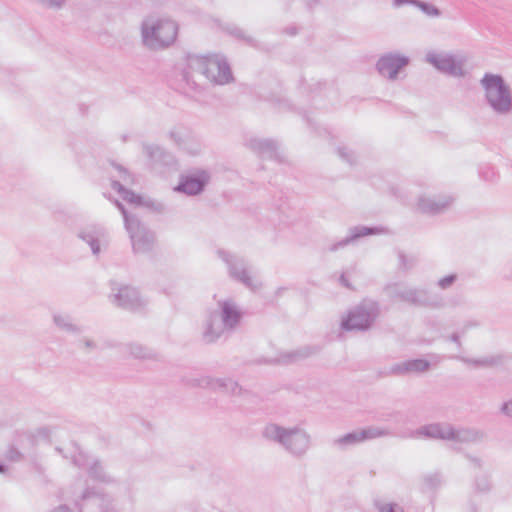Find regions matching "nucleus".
Segmentation results:
<instances>
[{
  "label": "nucleus",
  "instance_id": "obj_37",
  "mask_svg": "<svg viewBox=\"0 0 512 512\" xmlns=\"http://www.w3.org/2000/svg\"><path fill=\"white\" fill-rule=\"evenodd\" d=\"M77 347L84 353H91L98 350L99 345L96 340L89 337H82L77 340Z\"/></svg>",
  "mask_w": 512,
  "mask_h": 512
},
{
  "label": "nucleus",
  "instance_id": "obj_34",
  "mask_svg": "<svg viewBox=\"0 0 512 512\" xmlns=\"http://www.w3.org/2000/svg\"><path fill=\"white\" fill-rule=\"evenodd\" d=\"M474 489L481 493H486L491 489L490 477L486 472L476 473L474 479Z\"/></svg>",
  "mask_w": 512,
  "mask_h": 512
},
{
  "label": "nucleus",
  "instance_id": "obj_43",
  "mask_svg": "<svg viewBox=\"0 0 512 512\" xmlns=\"http://www.w3.org/2000/svg\"><path fill=\"white\" fill-rule=\"evenodd\" d=\"M456 280H457L456 274H449V275L439 279L437 285L441 289L445 290V289L450 288L455 283Z\"/></svg>",
  "mask_w": 512,
  "mask_h": 512
},
{
  "label": "nucleus",
  "instance_id": "obj_26",
  "mask_svg": "<svg viewBox=\"0 0 512 512\" xmlns=\"http://www.w3.org/2000/svg\"><path fill=\"white\" fill-rule=\"evenodd\" d=\"M55 326L66 333L78 335L83 332L82 327L74 323L73 318L69 314L54 313L52 316Z\"/></svg>",
  "mask_w": 512,
  "mask_h": 512
},
{
  "label": "nucleus",
  "instance_id": "obj_8",
  "mask_svg": "<svg viewBox=\"0 0 512 512\" xmlns=\"http://www.w3.org/2000/svg\"><path fill=\"white\" fill-rule=\"evenodd\" d=\"M56 450L64 458H70L76 467L86 468L91 479L105 484L114 482V478L106 471L103 464L97 459L91 460L76 444H72L71 451L69 452L60 447H56Z\"/></svg>",
  "mask_w": 512,
  "mask_h": 512
},
{
  "label": "nucleus",
  "instance_id": "obj_50",
  "mask_svg": "<svg viewBox=\"0 0 512 512\" xmlns=\"http://www.w3.org/2000/svg\"><path fill=\"white\" fill-rule=\"evenodd\" d=\"M51 512H72L67 505H60L59 507L51 510Z\"/></svg>",
  "mask_w": 512,
  "mask_h": 512
},
{
  "label": "nucleus",
  "instance_id": "obj_7",
  "mask_svg": "<svg viewBox=\"0 0 512 512\" xmlns=\"http://www.w3.org/2000/svg\"><path fill=\"white\" fill-rule=\"evenodd\" d=\"M379 304L373 300H363L349 311L341 321V328L346 331L368 330L379 316Z\"/></svg>",
  "mask_w": 512,
  "mask_h": 512
},
{
  "label": "nucleus",
  "instance_id": "obj_47",
  "mask_svg": "<svg viewBox=\"0 0 512 512\" xmlns=\"http://www.w3.org/2000/svg\"><path fill=\"white\" fill-rule=\"evenodd\" d=\"M501 411L506 416L512 417V401L503 403Z\"/></svg>",
  "mask_w": 512,
  "mask_h": 512
},
{
  "label": "nucleus",
  "instance_id": "obj_42",
  "mask_svg": "<svg viewBox=\"0 0 512 512\" xmlns=\"http://www.w3.org/2000/svg\"><path fill=\"white\" fill-rule=\"evenodd\" d=\"M34 1L43 7L55 8V9H61L66 3V0H34Z\"/></svg>",
  "mask_w": 512,
  "mask_h": 512
},
{
  "label": "nucleus",
  "instance_id": "obj_18",
  "mask_svg": "<svg viewBox=\"0 0 512 512\" xmlns=\"http://www.w3.org/2000/svg\"><path fill=\"white\" fill-rule=\"evenodd\" d=\"M208 181L209 174L206 171H198L197 173L183 176L175 190L187 195H197L204 190Z\"/></svg>",
  "mask_w": 512,
  "mask_h": 512
},
{
  "label": "nucleus",
  "instance_id": "obj_6",
  "mask_svg": "<svg viewBox=\"0 0 512 512\" xmlns=\"http://www.w3.org/2000/svg\"><path fill=\"white\" fill-rule=\"evenodd\" d=\"M386 294L393 299L415 306L439 308L442 306V298L427 289L409 286L404 282H395L385 287Z\"/></svg>",
  "mask_w": 512,
  "mask_h": 512
},
{
  "label": "nucleus",
  "instance_id": "obj_23",
  "mask_svg": "<svg viewBox=\"0 0 512 512\" xmlns=\"http://www.w3.org/2000/svg\"><path fill=\"white\" fill-rule=\"evenodd\" d=\"M249 147L257 152L262 158L280 160L276 142L269 139H251Z\"/></svg>",
  "mask_w": 512,
  "mask_h": 512
},
{
  "label": "nucleus",
  "instance_id": "obj_2",
  "mask_svg": "<svg viewBox=\"0 0 512 512\" xmlns=\"http://www.w3.org/2000/svg\"><path fill=\"white\" fill-rule=\"evenodd\" d=\"M262 436L296 458L304 457L312 445L311 435L300 426L284 427L270 423L264 427Z\"/></svg>",
  "mask_w": 512,
  "mask_h": 512
},
{
  "label": "nucleus",
  "instance_id": "obj_4",
  "mask_svg": "<svg viewBox=\"0 0 512 512\" xmlns=\"http://www.w3.org/2000/svg\"><path fill=\"white\" fill-rule=\"evenodd\" d=\"M480 85L485 92L486 102L496 114L507 115L511 112V91L501 75L485 73Z\"/></svg>",
  "mask_w": 512,
  "mask_h": 512
},
{
  "label": "nucleus",
  "instance_id": "obj_45",
  "mask_svg": "<svg viewBox=\"0 0 512 512\" xmlns=\"http://www.w3.org/2000/svg\"><path fill=\"white\" fill-rule=\"evenodd\" d=\"M114 168L118 171L119 177L123 180L124 183L129 184L133 182L129 172L124 167L121 165H114Z\"/></svg>",
  "mask_w": 512,
  "mask_h": 512
},
{
  "label": "nucleus",
  "instance_id": "obj_46",
  "mask_svg": "<svg viewBox=\"0 0 512 512\" xmlns=\"http://www.w3.org/2000/svg\"><path fill=\"white\" fill-rule=\"evenodd\" d=\"M93 497H99L98 492L95 491L94 489H86L81 495V499L83 501L91 499Z\"/></svg>",
  "mask_w": 512,
  "mask_h": 512
},
{
  "label": "nucleus",
  "instance_id": "obj_22",
  "mask_svg": "<svg viewBox=\"0 0 512 512\" xmlns=\"http://www.w3.org/2000/svg\"><path fill=\"white\" fill-rule=\"evenodd\" d=\"M380 231L381 230L379 228H370V227H365V226H356V227L350 228L348 236H346L344 239H342L340 241L330 244L327 247V250L329 252H336L339 249H342V248L346 247L347 245L353 243L360 237H363L366 235H371V234H377Z\"/></svg>",
  "mask_w": 512,
  "mask_h": 512
},
{
  "label": "nucleus",
  "instance_id": "obj_15",
  "mask_svg": "<svg viewBox=\"0 0 512 512\" xmlns=\"http://www.w3.org/2000/svg\"><path fill=\"white\" fill-rule=\"evenodd\" d=\"M186 384L190 387L209 388L236 394L239 390L238 383L230 378H213L210 376H201L198 378L187 379Z\"/></svg>",
  "mask_w": 512,
  "mask_h": 512
},
{
  "label": "nucleus",
  "instance_id": "obj_32",
  "mask_svg": "<svg viewBox=\"0 0 512 512\" xmlns=\"http://www.w3.org/2000/svg\"><path fill=\"white\" fill-rule=\"evenodd\" d=\"M111 187L113 190L117 191L120 194L123 200L132 204L140 203V196L136 195L131 190L126 189L120 181L113 180L111 183Z\"/></svg>",
  "mask_w": 512,
  "mask_h": 512
},
{
  "label": "nucleus",
  "instance_id": "obj_38",
  "mask_svg": "<svg viewBox=\"0 0 512 512\" xmlns=\"http://www.w3.org/2000/svg\"><path fill=\"white\" fill-rule=\"evenodd\" d=\"M465 458L470 463V466L474 470L475 473L484 471V463L485 462L481 457L472 455L470 453H466Z\"/></svg>",
  "mask_w": 512,
  "mask_h": 512
},
{
  "label": "nucleus",
  "instance_id": "obj_1",
  "mask_svg": "<svg viewBox=\"0 0 512 512\" xmlns=\"http://www.w3.org/2000/svg\"><path fill=\"white\" fill-rule=\"evenodd\" d=\"M205 78L215 85H225L233 81V75L225 56L221 54H188L182 79L191 91H198L200 79Z\"/></svg>",
  "mask_w": 512,
  "mask_h": 512
},
{
  "label": "nucleus",
  "instance_id": "obj_40",
  "mask_svg": "<svg viewBox=\"0 0 512 512\" xmlns=\"http://www.w3.org/2000/svg\"><path fill=\"white\" fill-rule=\"evenodd\" d=\"M399 258V268L402 270H410L412 269L416 264V258L415 257H408L403 252H399L398 254Z\"/></svg>",
  "mask_w": 512,
  "mask_h": 512
},
{
  "label": "nucleus",
  "instance_id": "obj_51",
  "mask_svg": "<svg viewBox=\"0 0 512 512\" xmlns=\"http://www.w3.org/2000/svg\"><path fill=\"white\" fill-rule=\"evenodd\" d=\"M4 471H5L4 465L0 464V473H4Z\"/></svg>",
  "mask_w": 512,
  "mask_h": 512
},
{
  "label": "nucleus",
  "instance_id": "obj_19",
  "mask_svg": "<svg viewBox=\"0 0 512 512\" xmlns=\"http://www.w3.org/2000/svg\"><path fill=\"white\" fill-rule=\"evenodd\" d=\"M453 202V197L448 195L441 196H421L418 199V209L426 214H439L444 212Z\"/></svg>",
  "mask_w": 512,
  "mask_h": 512
},
{
  "label": "nucleus",
  "instance_id": "obj_13",
  "mask_svg": "<svg viewBox=\"0 0 512 512\" xmlns=\"http://www.w3.org/2000/svg\"><path fill=\"white\" fill-rule=\"evenodd\" d=\"M409 58L397 53H387L379 58L376 68L380 75L389 79L395 80L399 71L408 65Z\"/></svg>",
  "mask_w": 512,
  "mask_h": 512
},
{
  "label": "nucleus",
  "instance_id": "obj_16",
  "mask_svg": "<svg viewBox=\"0 0 512 512\" xmlns=\"http://www.w3.org/2000/svg\"><path fill=\"white\" fill-rule=\"evenodd\" d=\"M78 236L90 246L93 255L96 256L100 254L101 247L108 245V233L100 226H88L82 229Z\"/></svg>",
  "mask_w": 512,
  "mask_h": 512
},
{
  "label": "nucleus",
  "instance_id": "obj_30",
  "mask_svg": "<svg viewBox=\"0 0 512 512\" xmlns=\"http://www.w3.org/2000/svg\"><path fill=\"white\" fill-rule=\"evenodd\" d=\"M191 133L192 131L187 127L175 126L169 131L168 136L170 140L181 148Z\"/></svg>",
  "mask_w": 512,
  "mask_h": 512
},
{
  "label": "nucleus",
  "instance_id": "obj_35",
  "mask_svg": "<svg viewBox=\"0 0 512 512\" xmlns=\"http://www.w3.org/2000/svg\"><path fill=\"white\" fill-rule=\"evenodd\" d=\"M191 155H197L201 151V142L195 133H191L190 137L185 141L183 146L180 148Z\"/></svg>",
  "mask_w": 512,
  "mask_h": 512
},
{
  "label": "nucleus",
  "instance_id": "obj_10",
  "mask_svg": "<svg viewBox=\"0 0 512 512\" xmlns=\"http://www.w3.org/2000/svg\"><path fill=\"white\" fill-rule=\"evenodd\" d=\"M426 62L434 66L438 71L452 77H464L466 71L463 66L466 62L465 57L455 56L448 52L429 51L426 54Z\"/></svg>",
  "mask_w": 512,
  "mask_h": 512
},
{
  "label": "nucleus",
  "instance_id": "obj_33",
  "mask_svg": "<svg viewBox=\"0 0 512 512\" xmlns=\"http://www.w3.org/2000/svg\"><path fill=\"white\" fill-rule=\"evenodd\" d=\"M396 3H412L424 14L430 17H438L441 14L440 10L436 6L421 0H396Z\"/></svg>",
  "mask_w": 512,
  "mask_h": 512
},
{
  "label": "nucleus",
  "instance_id": "obj_3",
  "mask_svg": "<svg viewBox=\"0 0 512 512\" xmlns=\"http://www.w3.org/2000/svg\"><path fill=\"white\" fill-rule=\"evenodd\" d=\"M178 26L170 19L147 17L141 24L143 44L152 50L166 48L177 37Z\"/></svg>",
  "mask_w": 512,
  "mask_h": 512
},
{
  "label": "nucleus",
  "instance_id": "obj_12",
  "mask_svg": "<svg viewBox=\"0 0 512 512\" xmlns=\"http://www.w3.org/2000/svg\"><path fill=\"white\" fill-rule=\"evenodd\" d=\"M223 324L217 310L208 311L201 324V341L207 345L214 344L222 337L232 334Z\"/></svg>",
  "mask_w": 512,
  "mask_h": 512
},
{
  "label": "nucleus",
  "instance_id": "obj_48",
  "mask_svg": "<svg viewBox=\"0 0 512 512\" xmlns=\"http://www.w3.org/2000/svg\"><path fill=\"white\" fill-rule=\"evenodd\" d=\"M339 281L340 283L345 286L346 288H352L351 284L348 282L347 278H346V274L345 273H342L340 278H339Z\"/></svg>",
  "mask_w": 512,
  "mask_h": 512
},
{
  "label": "nucleus",
  "instance_id": "obj_9",
  "mask_svg": "<svg viewBox=\"0 0 512 512\" xmlns=\"http://www.w3.org/2000/svg\"><path fill=\"white\" fill-rule=\"evenodd\" d=\"M217 256L226 264L229 276L251 290H257L261 283L254 279L248 262L241 256L224 249L217 250Z\"/></svg>",
  "mask_w": 512,
  "mask_h": 512
},
{
  "label": "nucleus",
  "instance_id": "obj_31",
  "mask_svg": "<svg viewBox=\"0 0 512 512\" xmlns=\"http://www.w3.org/2000/svg\"><path fill=\"white\" fill-rule=\"evenodd\" d=\"M360 435L362 437V441L365 442L367 440H372L380 437H386L392 435L391 431L386 428L369 426L364 429H360Z\"/></svg>",
  "mask_w": 512,
  "mask_h": 512
},
{
  "label": "nucleus",
  "instance_id": "obj_25",
  "mask_svg": "<svg viewBox=\"0 0 512 512\" xmlns=\"http://www.w3.org/2000/svg\"><path fill=\"white\" fill-rule=\"evenodd\" d=\"M453 358L458 359L463 363L475 368H491L499 366L503 363V357L501 355H486L479 358L455 356Z\"/></svg>",
  "mask_w": 512,
  "mask_h": 512
},
{
  "label": "nucleus",
  "instance_id": "obj_49",
  "mask_svg": "<svg viewBox=\"0 0 512 512\" xmlns=\"http://www.w3.org/2000/svg\"><path fill=\"white\" fill-rule=\"evenodd\" d=\"M450 341L456 343L459 347L461 346V342H460V334L455 332L453 333L451 336H450Z\"/></svg>",
  "mask_w": 512,
  "mask_h": 512
},
{
  "label": "nucleus",
  "instance_id": "obj_27",
  "mask_svg": "<svg viewBox=\"0 0 512 512\" xmlns=\"http://www.w3.org/2000/svg\"><path fill=\"white\" fill-rule=\"evenodd\" d=\"M363 443L359 430L352 431L343 436L335 438L332 441V446L338 450L344 451L352 446Z\"/></svg>",
  "mask_w": 512,
  "mask_h": 512
},
{
  "label": "nucleus",
  "instance_id": "obj_24",
  "mask_svg": "<svg viewBox=\"0 0 512 512\" xmlns=\"http://www.w3.org/2000/svg\"><path fill=\"white\" fill-rule=\"evenodd\" d=\"M143 152L154 164L169 165L173 162V156L159 145L143 144Z\"/></svg>",
  "mask_w": 512,
  "mask_h": 512
},
{
  "label": "nucleus",
  "instance_id": "obj_17",
  "mask_svg": "<svg viewBox=\"0 0 512 512\" xmlns=\"http://www.w3.org/2000/svg\"><path fill=\"white\" fill-rule=\"evenodd\" d=\"M452 433V424L447 422L431 423L419 427L411 433L413 438H428L449 441Z\"/></svg>",
  "mask_w": 512,
  "mask_h": 512
},
{
  "label": "nucleus",
  "instance_id": "obj_28",
  "mask_svg": "<svg viewBox=\"0 0 512 512\" xmlns=\"http://www.w3.org/2000/svg\"><path fill=\"white\" fill-rule=\"evenodd\" d=\"M442 485V475L439 472L428 473L421 478V491L423 493L435 492Z\"/></svg>",
  "mask_w": 512,
  "mask_h": 512
},
{
  "label": "nucleus",
  "instance_id": "obj_41",
  "mask_svg": "<svg viewBox=\"0 0 512 512\" xmlns=\"http://www.w3.org/2000/svg\"><path fill=\"white\" fill-rule=\"evenodd\" d=\"M337 152H338L339 157L343 161H345L351 165L354 163V161H355L354 153H353V151L349 150L347 147H339L337 149Z\"/></svg>",
  "mask_w": 512,
  "mask_h": 512
},
{
  "label": "nucleus",
  "instance_id": "obj_20",
  "mask_svg": "<svg viewBox=\"0 0 512 512\" xmlns=\"http://www.w3.org/2000/svg\"><path fill=\"white\" fill-rule=\"evenodd\" d=\"M484 438V432L479 429L452 425L449 441L458 444H477L482 442Z\"/></svg>",
  "mask_w": 512,
  "mask_h": 512
},
{
  "label": "nucleus",
  "instance_id": "obj_11",
  "mask_svg": "<svg viewBox=\"0 0 512 512\" xmlns=\"http://www.w3.org/2000/svg\"><path fill=\"white\" fill-rule=\"evenodd\" d=\"M110 300L116 306L131 311L140 310L146 305L137 289L128 285H118L116 282L112 283Z\"/></svg>",
  "mask_w": 512,
  "mask_h": 512
},
{
  "label": "nucleus",
  "instance_id": "obj_36",
  "mask_svg": "<svg viewBox=\"0 0 512 512\" xmlns=\"http://www.w3.org/2000/svg\"><path fill=\"white\" fill-rule=\"evenodd\" d=\"M319 350L320 349L317 346H305V347H302V348L292 352L291 354L288 355V357L291 361L305 359L314 354H317L319 352Z\"/></svg>",
  "mask_w": 512,
  "mask_h": 512
},
{
  "label": "nucleus",
  "instance_id": "obj_39",
  "mask_svg": "<svg viewBox=\"0 0 512 512\" xmlns=\"http://www.w3.org/2000/svg\"><path fill=\"white\" fill-rule=\"evenodd\" d=\"M375 507L378 510V512H404V508L395 502H377L375 504Z\"/></svg>",
  "mask_w": 512,
  "mask_h": 512
},
{
  "label": "nucleus",
  "instance_id": "obj_44",
  "mask_svg": "<svg viewBox=\"0 0 512 512\" xmlns=\"http://www.w3.org/2000/svg\"><path fill=\"white\" fill-rule=\"evenodd\" d=\"M230 33L239 39L247 41L250 45L255 46L254 40L251 37H247L240 28L234 27L230 30Z\"/></svg>",
  "mask_w": 512,
  "mask_h": 512
},
{
  "label": "nucleus",
  "instance_id": "obj_5",
  "mask_svg": "<svg viewBox=\"0 0 512 512\" xmlns=\"http://www.w3.org/2000/svg\"><path fill=\"white\" fill-rule=\"evenodd\" d=\"M124 218L125 229L129 234L132 250L135 254H148L153 251L156 237L143 222L133 214H129L122 203L115 201Z\"/></svg>",
  "mask_w": 512,
  "mask_h": 512
},
{
  "label": "nucleus",
  "instance_id": "obj_21",
  "mask_svg": "<svg viewBox=\"0 0 512 512\" xmlns=\"http://www.w3.org/2000/svg\"><path fill=\"white\" fill-rule=\"evenodd\" d=\"M429 368V361L425 359H413L393 364L389 369V373L396 376L420 374L427 372Z\"/></svg>",
  "mask_w": 512,
  "mask_h": 512
},
{
  "label": "nucleus",
  "instance_id": "obj_14",
  "mask_svg": "<svg viewBox=\"0 0 512 512\" xmlns=\"http://www.w3.org/2000/svg\"><path fill=\"white\" fill-rule=\"evenodd\" d=\"M219 318L224 323L223 325L228 328V331L233 333L239 327L243 311L232 299H225L218 301Z\"/></svg>",
  "mask_w": 512,
  "mask_h": 512
},
{
  "label": "nucleus",
  "instance_id": "obj_29",
  "mask_svg": "<svg viewBox=\"0 0 512 512\" xmlns=\"http://www.w3.org/2000/svg\"><path fill=\"white\" fill-rule=\"evenodd\" d=\"M127 349L129 354L137 359H153L156 357V353L152 349L142 344L131 343L127 345Z\"/></svg>",
  "mask_w": 512,
  "mask_h": 512
}]
</instances>
